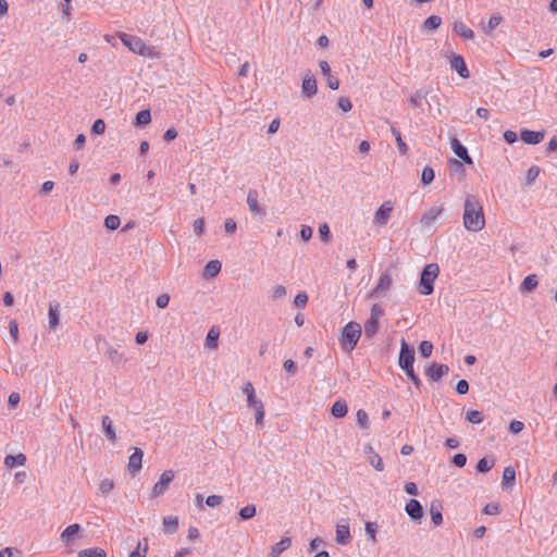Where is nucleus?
Wrapping results in <instances>:
<instances>
[{
    "label": "nucleus",
    "mask_w": 557,
    "mask_h": 557,
    "mask_svg": "<svg viewBox=\"0 0 557 557\" xmlns=\"http://www.w3.org/2000/svg\"><path fill=\"white\" fill-rule=\"evenodd\" d=\"M81 531V525L77 523L71 524L67 528L63 530V532L60 535V539L62 542H64L66 545H70L75 541L76 535Z\"/></svg>",
    "instance_id": "nucleus-18"
},
{
    "label": "nucleus",
    "mask_w": 557,
    "mask_h": 557,
    "mask_svg": "<svg viewBox=\"0 0 557 557\" xmlns=\"http://www.w3.org/2000/svg\"><path fill=\"white\" fill-rule=\"evenodd\" d=\"M78 557H107V553L102 548L92 547L81 550Z\"/></svg>",
    "instance_id": "nucleus-35"
},
{
    "label": "nucleus",
    "mask_w": 557,
    "mask_h": 557,
    "mask_svg": "<svg viewBox=\"0 0 557 557\" xmlns=\"http://www.w3.org/2000/svg\"><path fill=\"white\" fill-rule=\"evenodd\" d=\"M120 218L117 215L110 214L104 219V226L109 231H114L120 226Z\"/></svg>",
    "instance_id": "nucleus-45"
},
{
    "label": "nucleus",
    "mask_w": 557,
    "mask_h": 557,
    "mask_svg": "<svg viewBox=\"0 0 557 557\" xmlns=\"http://www.w3.org/2000/svg\"><path fill=\"white\" fill-rule=\"evenodd\" d=\"M164 531L168 534H173L178 528V518L174 516H168L163 518Z\"/></svg>",
    "instance_id": "nucleus-30"
},
{
    "label": "nucleus",
    "mask_w": 557,
    "mask_h": 557,
    "mask_svg": "<svg viewBox=\"0 0 557 557\" xmlns=\"http://www.w3.org/2000/svg\"><path fill=\"white\" fill-rule=\"evenodd\" d=\"M440 268L436 263H429L424 267L420 277V293L422 295H431L433 293V283L438 276Z\"/></svg>",
    "instance_id": "nucleus-4"
},
{
    "label": "nucleus",
    "mask_w": 557,
    "mask_h": 557,
    "mask_svg": "<svg viewBox=\"0 0 557 557\" xmlns=\"http://www.w3.org/2000/svg\"><path fill=\"white\" fill-rule=\"evenodd\" d=\"M144 453L140 448L135 447L134 453L128 458L127 469L131 473H136L141 469Z\"/></svg>",
    "instance_id": "nucleus-16"
},
{
    "label": "nucleus",
    "mask_w": 557,
    "mask_h": 557,
    "mask_svg": "<svg viewBox=\"0 0 557 557\" xmlns=\"http://www.w3.org/2000/svg\"><path fill=\"white\" fill-rule=\"evenodd\" d=\"M503 22V17L500 14H493L486 26L483 27V32L486 34H491L500 23Z\"/></svg>",
    "instance_id": "nucleus-36"
},
{
    "label": "nucleus",
    "mask_w": 557,
    "mask_h": 557,
    "mask_svg": "<svg viewBox=\"0 0 557 557\" xmlns=\"http://www.w3.org/2000/svg\"><path fill=\"white\" fill-rule=\"evenodd\" d=\"M392 285V278L388 273H383L380 276L377 285L368 294V297H379L381 294H385L389 290Z\"/></svg>",
    "instance_id": "nucleus-11"
},
{
    "label": "nucleus",
    "mask_w": 557,
    "mask_h": 557,
    "mask_svg": "<svg viewBox=\"0 0 557 557\" xmlns=\"http://www.w3.org/2000/svg\"><path fill=\"white\" fill-rule=\"evenodd\" d=\"M429 91L425 89H419L417 90L411 97H410V104L413 108H420L422 104V100L426 98Z\"/></svg>",
    "instance_id": "nucleus-34"
},
{
    "label": "nucleus",
    "mask_w": 557,
    "mask_h": 557,
    "mask_svg": "<svg viewBox=\"0 0 557 557\" xmlns=\"http://www.w3.org/2000/svg\"><path fill=\"white\" fill-rule=\"evenodd\" d=\"M170 302V296L168 294H161L158 296L156 300V305L160 309H164L169 306Z\"/></svg>",
    "instance_id": "nucleus-58"
},
{
    "label": "nucleus",
    "mask_w": 557,
    "mask_h": 557,
    "mask_svg": "<svg viewBox=\"0 0 557 557\" xmlns=\"http://www.w3.org/2000/svg\"><path fill=\"white\" fill-rule=\"evenodd\" d=\"M104 131H106L104 121L101 119L96 120L91 126V132L96 135H101L104 133Z\"/></svg>",
    "instance_id": "nucleus-51"
},
{
    "label": "nucleus",
    "mask_w": 557,
    "mask_h": 557,
    "mask_svg": "<svg viewBox=\"0 0 557 557\" xmlns=\"http://www.w3.org/2000/svg\"><path fill=\"white\" fill-rule=\"evenodd\" d=\"M292 545L290 537H283L278 543L271 547L270 557H278L282 553L287 550Z\"/></svg>",
    "instance_id": "nucleus-23"
},
{
    "label": "nucleus",
    "mask_w": 557,
    "mask_h": 557,
    "mask_svg": "<svg viewBox=\"0 0 557 557\" xmlns=\"http://www.w3.org/2000/svg\"><path fill=\"white\" fill-rule=\"evenodd\" d=\"M327 87L332 90H337L339 88V81L337 77L333 76L332 74H329L325 76Z\"/></svg>",
    "instance_id": "nucleus-61"
},
{
    "label": "nucleus",
    "mask_w": 557,
    "mask_h": 557,
    "mask_svg": "<svg viewBox=\"0 0 557 557\" xmlns=\"http://www.w3.org/2000/svg\"><path fill=\"white\" fill-rule=\"evenodd\" d=\"M405 511L413 522H420L423 517V508L417 499H410L406 504Z\"/></svg>",
    "instance_id": "nucleus-12"
},
{
    "label": "nucleus",
    "mask_w": 557,
    "mask_h": 557,
    "mask_svg": "<svg viewBox=\"0 0 557 557\" xmlns=\"http://www.w3.org/2000/svg\"><path fill=\"white\" fill-rule=\"evenodd\" d=\"M120 39L124 46H126L132 52L148 58L154 59L158 58V52L154 51L153 48L148 47L143 39L139 37L131 36L125 33L120 35Z\"/></svg>",
    "instance_id": "nucleus-2"
},
{
    "label": "nucleus",
    "mask_w": 557,
    "mask_h": 557,
    "mask_svg": "<svg viewBox=\"0 0 557 557\" xmlns=\"http://www.w3.org/2000/svg\"><path fill=\"white\" fill-rule=\"evenodd\" d=\"M106 356L114 363L120 364L124 360V356L122 352L119 351L117 348H114L112 346H108L106 350Z\"/></svg>",
    "instance_id": "nucleus-31"
},
{
    "label": "nucleus",
    "mask_w": 557,
    "mask_h": 557,
    "mask_svg": "<svg viewBox=\"0 0 557 557\" xmlns=\"http://www.w3.org/2000/svg\"><path fill=\"white\" fill-rule=\"evenodd\" d=\"M448 372H449L448 366L434 363L425 370V375L432 381H440Z\"/></svg>",
    "instance_id": "nucleus-15"
},
{
    "label": "nucleus",
    "mask_w": 557,
    "mask_h": 557,
    "mask_svg": "<svg viewBox=\"0 0 557 557\" xmlns=\"http://www.w3.org/2000/svg\"><path fill=\"white\" fill-rule=\"evenodd\" d=\"M318 91L315 78L308 72L302 79L301 92L305 97L311 98Z\"/></svg>",
    "instance_id": "nucleus-13"
},
{
    "label": "nucleus",
    "mask_w": 557,
    "mask_h": 557,
    "mask_svg": "<svg viewBox=\"0 0 557 557\" xmlns=\"http://www.w3.org/2000/svg\"><path fill=\"white\" fill-rule=\"evenodd\" d=\"M413 362H414V349L409 347L407 342L404 338H401L398 364L403 370H405V369L413 368Z\"/></svg>",
    "instance_id": "nucleus-7"
},
{
    "label": "nucleus",
    "mask_w": 557,
    "mask_h": 557,
    "mask_svg": "<svg viewBox=\"0 0 557 557\" xmlns=\"http://www.w3.org/2000/svg\"><path fill=\"white\" fill-rule=\"evenodd\" d=\"M347 411H348V408H347V404L345 400L343 399H339L337 401H335L331 408V413L335 417V418H343L347 414Z\"/></svg>",
    "instance_id": "nucleus-29"
},
{
    "label": "nucleus",
    "mask_w": 557,
    "mask_h": 557,
    "mask_svg": "<svg viewBox=\"0 0 557 557\" xmlns=\"http://www.w3.org/2000/svg\"><path fill=\"white\" fill-rule=\"evenodd\" d=\"M319 236L323 242H325V243L330 242L331 233H330V227L326 223H323L319 226Z\"/></svg>",
    "instance_id": "nucleus-52"
},
{
    "label": "nucleus",
    "mask_w": 557,
    "mask_h": 557,
    "mask_svg": "<svg viewBox=\"0 0 557 557\" xmlns=\"http://www.w3.org/2000/svg\"><path fill=\"white\" fill-rule=\"evenodd\" d=\"M60 305L57 301H51L48 309L49 327L55 330L59 324Z\"/></svg>",
    "instance_id": "nucleus-19"
},
{
    "label": "nucleus",
    "mask_w": 557,
    "mask_h": 557,
    "mask_svg": "<svg viewBox=\"0 0 557 557\" xmlns=\"http://www.w3.org/2000/svg\"><path fill=\"white\" fill-rule=\"evenodd\" d=\"M223 500V497L220 495H210L206 498V505L209 507H216Z\"/></svg>",
    "instance_id": "nucleus-59"
},
{
    "label": "nucleus",
    "mask_w": 557,
    "mask_h": 557,
    "mask_svg": "<svg viewBox=\"0 0 557 557\" xmlns=\"http://www.w3.org/2000/svg\"><path fill=\"white\" fill-rule=\"evenodd\" d=\"M10 335L12 336L13 342L16 344L18 342V324L16 320H11L9 323Z\"/></svg>",
    "instance_id": "nucleus-53"
},
{
    "label": "nucleus",
    "mask_w": 557,
    "mask_h": 557,
    "mask_svg": "<svg viewBox=\"0 0 557 557\" xmlns=\"http://www.w3.org/2000/svg\"><path fill=\"white\" fill-rule=\"evenodd\" d=\"M449 163H450V170L451 171H454L455 173H459L460 175H463L465 168H463V164L460 161L451 159L449 161Z\"/></svg>",
    "instance_id": "nucleus-62"
},
{
    "label": "nucleus",
    "mask_w": 557,
    "mask_h": 557,
    "mask_svg": "<svg viewBox=\"0 0 557 557\" xmlns=\"http://www.w3.org/2000/svg\"><path fill=\"white\" fill-rule=\"evenodd\" d=\"M450 67L451 70L456 71L462 78H468L470 76L466 62L459 54L453 55L450 58Z\"/></svg>",
    "instance_id": "nucleus-17"
},
{
    "label": "nucleus",
    "mask_w": 557,
    "mask_h": 557,
    "mask_svg": "<svg viewBox=\"0 0 557 557\" xmlns=\"http://www.w3.org/2000/svg\"><path fill=\"white\" fill-rule=\"evenodd\" d=\"M431 520L434 525L438 527L443 522L442 505L437 502H433L430 506Z\"/></svg>",
    "instance_id": "nucleus-27"
},
{
    "label": "nucleus",
    "mask_w": 557,
    "mask_h": 557,
    "mask_svg": "<svg viewBox=\"0 0 557 557\" xmlns=\"http://www.w3.org/2000/svg\"><path fill=\"white\" fill-rule=\"evenodd\" d=\"M466 418L470 423H473V424H479L483 421V414L479 410L468 411Z\"/></svg>",
    "instance_id": "nucleus-47"
},
{
    "label": "nucleus",
    "mask_w": 557,
    "mask_h": 557,
    "mask_svg": "<svg viewBox=\"0 0 557 557\" xmlns=\"http://www.w3.org/2000/svg\"><path fill=\"white\" fill-rule=\"evenodd\" d=\"M247 206L253 216L264 214V210L259 206L258 191L256 189H249L247 194Z\"/></svg>",
    "instance_id": "nucleus-14"
},
{
    "label": "nucleus",
    "mask_w": 557,
    "mask_h": 557,
    "mask_svg": "<svg viewBox=\"0 0 557 557\" xmlns=\"http://www.w3.org/2000/svg\"><path fill=\"white\" fill-rule=\"evenodd\" d=\"M420 352L423 357L428 358L431 356L432 351H433V344L429 341H423L421 344H420Z\"/></svg>",
    "instance_id": "nucleus-49"
},
{
    "label": "nucleus",
    "mask_w": 557,
    "mask_h": 557,
    "mask_svg": "<svg viewBox=\"0 0 557 557\" xmlns=\"http://www.w3.org/2000/svg\"><path fill=\"white\" fill-rule=\"evenodd\" d=\"M434 177H435L434 170L431 166L426 165L422 170V173H421L422 184L428 185V184L432 183Z\"/></svg>",
    "instance_id": "nucleus-44"
},
{
    "label": "nucleus",
    "mask_w": 557,
    "mask_h": 557,
    "mask_svg": "<svg viewBox=\"0 0 557 557\" xmlns=\"http://www.w3.org/2000/svg\"><path fill=\"white\" fill-rule=\"evenodd\" d=\"M285 296H286V288L283 285L277 284L272 287L271 298L273 300L283 299Z\"/></svg>",
    "instance_id": "nucleus-46"
},
{
    "label": "nucleus",
    "mask_w": 557,
    "mask_h": 557,
    "mask_svg": "<svg viewBox=\"0 0 557 557\" xmlns=\"http://www.w3.org/2000/svg\"><path fill=\"white\" fill-rule=\"evenodd\" d=\"M394 205L392 201H384L380 208L374 212L373 223L380 226H385L392 215Z\"/></svg>",
    "instance_id": "nucleus-8"
},
{
    "label": "nucleus",
    "mask_w": 557,
    "mask_h": 557,
    "mask_svg": "<svg viewBox=\"0 0 557 557\" xmlns=\"http://www.w3.org/2000/svg\"><path fill=\"white\" fill-rule=\"evenodd\" d=\"M443 212L442 207H432L430 208L421 218L420 222L421 224L429 228V230H435L434 223L437 220V218Z\"/></svg>",
    "instance_id": "nucleus-9"
},
{
    "label": "nucleus",
    "mask_w": 557,
    "mask_h": 557,
    "mask_svg": "<svg viewBox=\"0 0 557 557\" xmlns=\"http://www.w3.org/2000/svg\"><path fill=\"white\" fill-rule=\"evenodd\" d=\"M516 480V471L512 467H506L503 472V486H511Z\"/></svg>",
    "instance_id": "nucleus-33"
},
{
    "label": "nucleus",
    "mask_w": 557,
    "mask_h": 557,
    "mask_svg": "<svg viewBox=\"0 0 557 557\" xmlns=\"http://www.w3.org/2000/svg\"><path fill=\"white\" fill-rule=\"evenodd\" d=\"M463 226L469 232H479L485 226L483 207L473 195H467L463 203Z\"/></svg>",
    "instance_id": "nucleus-1"
},
{
    "label": "nucleus",
    "mask_w": 557,
    "mask_h": 557,
    "mask_svg": "<svg viewBox=\"0 0 557 557\" xmlns=\"http://www.w3.org/2000/svg\"><path fill=\"white\" fill-rule=\"evenodd\" d=\"M312 236V228L309 225H302L300 228V237L302 240L308 242Z\"/></svg>",
    "instance_id": "nucleus-64"
},
{
    "label": "nucleus",
    "mask_w": 557,
    "mask_h": 557,
    "mask_svg": "<svg viewBox=\"0 0 557 557\" xmlns=\"http://www.w3.org/2000/svg\"><path fill=\"white\" fill-rule=\"evenodd\" d=\"M451 146H453V150L455 152V154L461 159L463 162L468 163V164H472V159L471 157L469 156L468 153V150L465 146H462L458 139H454L453 143H451Z\"/></svg>",
    "instance_id": "nucleus-21"
},
{
    "label": "nucleus",
    "mask_w": 557,
    "mask_h": 557,
    "mask_svg": "<svg viewBox=\"0 0 557 557\" xmlns=\"http://www.w3.org/2000/svg\"><path fill=\"white\" fill-rule=\"evenodd\" d=\"M520 136L524 144L536 145L543 140L544 132H534L525 129L521 132Z\"/></svg>",
    "instance_id": "nucleus-20"
},
{
    "label": "nucleus",
    "mask_w": 557,
    "mask_h": 557,
    "mask_svg": "<svg viewBox=\"0 0 557 557\" xmlns=\"http://www.w3.org/2000/svg\"><path fill=\"white\" fill-rule=\"evenodd\" d=\"M175 478V472L173 470H165L152 486L150 492L151 498H157L163 495L170 487V484L173 482Z\"/></svg>",
    "instance_id": "nucleus-6"
},
{
    "label": "nucleus",
    "mask_w": 557,
    "mask_h": 557,
    "mask_svg": "<svg viewBox=\"0 0 557 557\" xmlns=\"http://www.w3.org/2000/svg\"><path fill=\"white\" fill-rule=\"evenodd\" d=\"M221 262L219 260H211L206 264L205 271L206 274L214 277L216 276L221 271Z\"/></svg>",
    "instance_id": "nucleus-37"
},
{
    "label": "nucleus",
    "mask_w": 557,
    "mask_h": 557,
    "mask_svg": "<svg viewBox=\"0 0 557 557\" xmlns=\"http://www.w3.org/2000/svg\"><path fill=\"white\" fill-rule=\"evenodd\" d=\"M454 32L463 39H473L474 37L473 30L461 21L454 23Z\"/></svg>",
    "instance_id": "nucleus-25"
},
{
    "label": "nucleus",
    "mask_w": 557,
    "mask_h": 557,
    "mask_svg": "<svg viewBox=\"0 0 557 557\" xmlns=\"http://www.w3.org/2000/svg\"><path fill=\"white\" fill-rule=\"evenodd\" d=\"M101 424L107 440L114 443L116 440V432L112 420L108 416H103Z\"/></svg>",
    "instance_id": "nucleus-22"
},
{
    "label": "nucleus",
    "mask_w": 557,
    "mask_h": 557,
    "mask_svg": "<svg viewBox=\"0 0 557 557\" xmlns=\"http://www.w3.org/2000/svg\"><path fill=\"white\" fill-rule=\"evenodd\" d=\"M25 463L26 456L24 454H17L15 456L8 455L4 458V465L10 469L14 468L15 466H25Z\"/></svg>",
    "instance_id": "nucleus-28"
},
{
    "label": "nucleus",
    "mask_w": 557,
    "mask_h": 557,
    "mask_svg": "<svg viewBox=\"0 0 557 557\" xmlns=\"http://www.w3.org/2000/svg\"><path fill=\"white\" fill-rule=\"evenodd\" d=\"M539 285L537 276L535 274H530L523 278L520 284L521 293L529 294Z\"/></svg>",
    "instance_id": "nucleus-24"
},
{
    "label": "nucleus",
    "mask_w": 557,
    "mask_h": 557,
    "mask_svg": "<svg viewBox=\"0 0 557 557\" xmlns=\"http://www.w3.org/2000/svg\"><path fill=\"white\" fill-rule=\"evenodd\" d=\"M495 465V460L493 458L488 459L484 457L480 459L476 463V471L481 473L488 472Z\"/></svg>",
    "instance_id": "nucleus-38"
},
{
    "label": "nucleus",
    "mask_w": 557,
    "mask_h": 557,
    "mask_svg": "<svg viewBox=\"0 0 557 557\" xmlns=\"http://www.w3.org/2000/svg\"><path fill=\"white\" fill-rule=\"evenodd\" d=\"M469 391V384L466 380H460L457 382L456 392L460 395L467 394Z\"/></svg>",
    "instance_id": "nucleus-63"
},
{
    "label": "nucleus",
    "mask_w": 557,
    "mask_h": 557,
    "mask_svg": "<svg viewBox=\"0 0 557 557\" xmlns=\"http://www.w3.org/2000/svg\"><path fill=\"white\" fill-rule=\"evenodd\" d=\"M114 484L113 481L110 479H103L100 481L99 490L102 494L109 493L113 488Z\"/></svg>",
    "instance_id": "nucleus-54"
},
{
    "label": "nucleus",
    "mask_w": 557,
    "mask_h": 557,
    "mask_svg": "<svg viewBox=\"0 0 557 557\" xmlns=\"http://www.w3.org/2000/svg\"><path fill=\"white\" fill-rule=\"evenodd\" d=\"M361 335V326L357 322H349L345 325L342 333L341 343L344 349L352 350Z\"/></svg>",
    "instance_id": "nucleus-5"
},
{
    "label": "nucleus",
    "mask_w": 557,
    "mask_h": 557,
    "mask_svg": "<svg viewBox=\"0 0 557 557\" xmlns=\"http://www.w3.org/2000/svg\"><path fill=\"white\" fill-rule=\"evenodd\" d=\"M442 24V18L438 15L429 16L422 25V28L425 30H434L438 28Z\"/></svg>",
    "instance_id": "nucleus-32"
},
{
    "label": "nucleus",
    "mask_w": 557,
    "mask_h": 557,
    "mask_svg": "<svg viewBox=\"0 0 557 557\" xmlns=\"http://www.w3.org/2000/svg\"><path fill=\"white\" fill-rule=\"evenodd\" d=\"M379 323L377 320L374 319H368V321L364 323V335L368 338H372L375 333L377 332Z\"/></svg>",
    "instance_id": "nucleus-39"
},
{
    "label": "nucleus",
    "mask_w": 557,
    "mask_h": 557,
    "mask_svg": "<svg viewBox=\"0 0 557 557\" xmlns=\"http://www.w3.org/2000/svg\"><path fill=\"white\" fill-rule=\"evenodd\" d=\"M357 424L361 429H367L368 428V413L364 410H362V409H359L357 411Z\"/></svg>",
    "instance_id": "nucleus-50"
},
{
    "label": "nucleus",
    "mask_w": 557,
    "mask_h": 557,
    "mask_svg": "<svg viewBox=\"0 0 557 557\" xmlns=\"http://www.w3.org/2000/svg\"><path fill=\"white\" fill-rule=\"evenodd\" d=\"M377 531V525L374 522H367L366 523V533L370 537L371 541H375V534Z\"/></svg>",
    "instance_id": "nucleus-55"
},
{
    "label": "nucleus",
    "mask_w": 557,
    "mask_h": 557,
    "mask_svg": "<svg viewBox=\"0 0 557 557\" xmlns=\"http://www.w3.org/2000/svg\"><path fill=\"white\" fill-rule=\"evenodd\" d=\"M391 132H392L393 136L395 137L399 152L401 154H406L408 152V146L403 140L400 132L398 129H396L395 127H392Z\"/></svg>",
    "instance_id": "nucleus-40"
},
{
    "label": "nucleus",
    "mask_w": 557,
    "mask_h": 557,
    "mask_svg": "<svg viewBox=\"0 0 557 557\" xmlns=\"http://www.w3.org/2000/svg\"><path fill=\"white\" fill-rule=\"evenodd\" d=\"M256 512L257 508L255 505H247L239 510L238 515L242 520H249L256 516Z\"/></svg>",
    "instance_id": "nucleus-41"
},
{
    "label": "nucleus",
    "mask_w": 557,
    "mask_h": 557,
    "mask_svg": "<svg viewBox=\"0 0 557 557\" xmlns=\"http://www.w3.org/2000/svg\"><path fill=\"white\" fill-rule=\"evenodd\" d=\"M484 512L491 516L498 515L500 512L499 505L496 503H490L484 507Z\"/></svg>",
    "instance_id": "nucleus-60"
},
{
    "label": "nucleus",
    "mask_w": 557,
    "mask_h": 557,
    "mask_svg": "<svg viewBox=\"0 0 557 557\" xmlns=\"http://www.w3.org/2000/svg\"><path fill=\"white\" fill-rule=\"evenodd\" d=\"M363 453L367 457L368 462L379 472L384 470V463L379 454H376L370 444H367L363 448Z\"/></svg>",
    "instance_id": "nucleus-10"
},
{
    "label": "nucleus",
    "mask_w": 557,
    "mask_h": 557,
    "mask_svg": "<svg viewBox=\"0 0 557 557\" xmlns=\"http://www.w3.org/2000/svg\"><path fill=\"white\" fill-rule=\"evenodd\" d=\"M151 122V113L149 110H141L135 116V124L147 125Z\"/></svg>",
    "instance_id": "nucleus-42"
},
{
    "label": "nucleus",
    "mask_w": 557,
    "mask_h": 557,
    "mask_svg": "<svg viewBox=\"0 0 557 557\" xmlns=\"http://www.w3.org/2000/svg\"><path fill=\"white\" fill-rule=\"evenodd\" d=\"M308 301V295L305 292L298 293L294 298V304L297 307H305Z\"/></svg>",
    "instance_id": "nucleus-56"
},
{
    "label": "nucleus",
    "mask_w": 557,
    "mask_h": 557,
    "mask_svg": "<svg viewBox=\"0 0 557 557\" xmlns=\"http://www.w3.org/2000/svg\"><path fill=\"white\" fill-rule=\"evenodd\" d=\"M540 168L537 165H532L527 173V184L531 185L535 182L537 176L540 175Z\"/></svg>",
    "instance_id": "nucleus-48"
},
{
    "label": "nucleus",
    "mask_w": 557,
    "mask_h": 557,
    "mask_svg": "<svg viewBox=\"0 0 557 557\" xmlns=\"http://www.w3.org/2000/svg\"><path fill=\"white\" fill-rule=\"evenodd\" d=\"M350 539V531L349 525L347 523L345 524H337L336 527V542L338 544H347Z\"/></svg>",
    "instance_id": "nucleus-26"
},
{
    "label": "nucleus",
    "mask_w": 557,
    "mask_h": 557,
    "mask_svg": "<svg viewBox=\"0 0 557 557\" xmlns=\"http://www.w3.org/2000/svg\"><path fill=\"white\" fill-rule=\"evenodd\" d=\"M338 107L343 112H349L352 108V104L347 97H339Z\"/></svg>",
    "instance_id": "nucleus-57"
},
{
    "label": "nucleus",
    "mask_w": 557,
    "mask_h": 557,
    "mask_svg": "<svg viewBox=\"0 0 557 557\" xmlns=\"http://www.w3.org/2000/svg\"><path fill=\"white\" fill-rule=\"evenodd\" d=\"M243 394L247 397V406L249 408L255 409V418L257 426L261 428L263 425L264 418V407L262 401L256 396V391L251 384V382H246L242 388Z\"/></svg>",
    "instance_id": "nucleus-3"
},
{
    "label": "nucleus",
    "mask_w": 557,
    "mask_h": 557,
    "mask_svg": "<svg viewBox=\"0 0 557 557\" xmlns=\"http://www.w3.org/2000/svg\"><path fill=\"white\" fill-rule=\"evenodd\" d=\"M219 331L214 330V329H211L208 334H207V338H206V346L208 348H214L216 347V342L219 339Z\"/></svg>",
    "instance_id": "nucleus-43"
}]
</instances>
